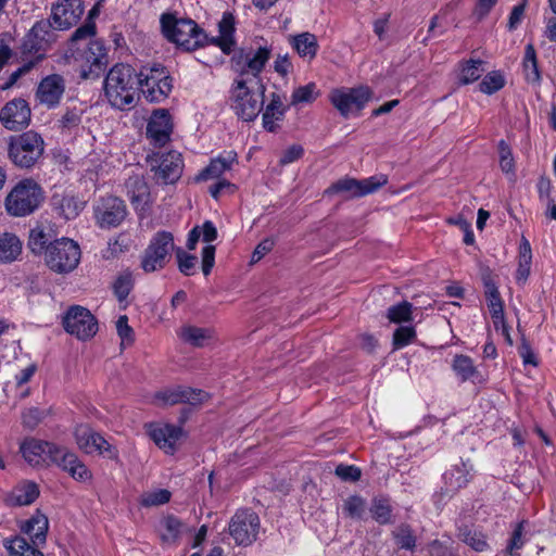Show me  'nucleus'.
<instances>
[{
  "mask_svg": "<svg viewBox=\"0 0 556 556\" xmlns=\"http://www.w3.org/2000/svg\"><path fill=\"white\" fill-rule=\"evenodd\" d=\"M138 75L136 70L124 63L115 64L104 79V93L113 108L129 110L138 98Z\"/></svg>",
  "mask_w": 556,
  "mask_h": 556,
  "instance_id": "1",
  "label": "nucleus"
},
{
  "mask_svg": "<svg viewBox=\"0 0 556 556\" xmlns=\"http://www.w3.org/2000/svg\"><path fill=\"white\" fill-rule=\"evenodd\" d=\"M48 529L47 516L37 511L21 527L22 532L29 536L31 543L16 535L5 539L3 545L12 556H43L39 548L46 544Z\"/></svg>",
  "mask_w": 556,
  "mask_h": 556,
  "instance_id": "2",
  "label": "nucleus"
},
{
  "mask_svg": "<svg viewBox=\"0 0 556 556\" xmlns=\"http://www.w3.org/2000/svg\"><path fill=\"white\" fill-rule=\"evenodd\" d=\"M264 93L262 79L237 78L231 88V108L243 121H254L263 109Z\"/></svg>",
  "mask_w": 556,
  "mask_h": 556,
  "instance_id": "3",
  "label": "nucleus"
},
{
  "mask_svg": "<svg viewBox=\"0 0 556 556\" xmlns=\"http://www.w3.org/2000/svg\"><path fill=\"white\" fill-rule=\"evenodd\" d=\"M45 199L42 187L31 178H24L7 194L4 207L10 216L25 217L36 212Z\"/></svg>",
  "mask_w": 556,
  "mask_h": 556,
  "instance_id": "4",
  "label": "nucleus"
},
{
  "mask_svg": "<svg viewBox=\"0 0 556 556\" xmlns=\"http://www.w3.org/2000/svg\"><path fill=\"white\" fill-rule=\"evenodd\" d=\"M164 37L186 50H194L205 39L203 30L190 18H178L172 13H163L160 18Z\"/></svg>",
  "mask_w": 556,
  "mask_h": 556,
  "instance_id": "5",
  "label": "nucleus"
},
{
  "mask_svg": "<svg viewBox=\"0 0 556 556\" xmlns=\"http://www.w3.org/2000/svg\"><path fill=\"white\" fill-rule=\"evenodd\" d=\"M45 151V141L35 131H26L9 139L8 155L18 168L29 169L35 166Z\"/></svg>",
  "mask_w": 556,
  "mask_h": 556,
  "instance_id": "6",
  "label": "nucleus"
},
{
  "mask_svg": "<svg viewBox=\"0 0 556 556\" xmlns=\"http://www.w3.org/2000/svg\"><path fill=\"white\" fill-rule=\"evenodd\" d=\"M138 75V88L149 102L160 103L168 98L173 89V79L166 68L154 63L143 66Z\"/></svg>",
  "mask_w": 556,
  "mask_h": 556,
  "instance_id": "7",
  "label": "nucleus"
},
{
  "mask_svg": "<svg viewBox=\"0 0 556 556\" xmlns=\"http://www.w3.org/2000/svg\"><path fill=\"white\" fill-rule=\"evenodd\" d=\"M56 30L50 18L37 21L23 38L22 54L33 56L31 61L36 64L42 61L58 39Z\"/></svg>",
  "mask_w": 556,
  "mask_h": 556,
  "instance_id": "8",
  "label": "nucleus"
},
{
  "mask_svg": "<svg viewBox=\"0 0 556 556\" xmlns=\"http://www.w3.org/2000/svg\"><path fill=\"white\" fill-rule=\"evenodd\" d=\"M80 254V248L74 240L61 238L49 243L45 260L54 273L67 274L77 267Z\"/></svg>",
  "mask_w": 556,
  "mask_h": 556,
  "instance_id": "9",
  "label": "nucleus"
},
{
  "mask_svg": "<svg viewBox=\"0 0 556 556\" xmlns=\"http://www.w3.org/2000/svg\"><path fill=\"white\" fill-rule=\"evenodd\" d=\"M174 236L166 230L153 235L141 257V268L146 273L163 269L170 261L172 252H176Z\"/></svg>",
  "mask_w": 556,
  "mask_h": 556,
  "instance_id": "10",
  "label": "nucleus"
},
{
  "mask_svg": "<svg viewBox=\"0 0 556 556\" xmlns=\"http://www.w3.org/2000/svg\"><path fill=\"white\" fill-rule=\"evenodd\" d=\"M388 177L383 174L375 175L365 179H356L351 177L341 178L331 184L325 194H345L346 198H362L374 193L381 187L387 185Z\"/></svg>",
  "mask_w": 556,
  "mask_h": 556,
  "instance_id": "11",
  "label": "nucleus"
},
{
  "mask_svg": "<svg viewBox=\"0 0 556 556\" xmlns=\"http://www.w3.org/2000/svg\"><path fill=\"white\" fill-rule=\"evenodd\" d=\"M260 517L252 509H239L229 521V534L237 545L250 546L258 535Z\"/></svg>",
  "mask_w": 556,
  "mask_h": 556,
  "instance_id": "12",
  "label": "nucleus"
},
{
  "mask_svg": "<svg viewBox=\"0 0 556 556\" xmlns=\"http://www.w3.org/2000/svg\"><path fill=\"white\" fill-rule=\"evenodd\" d=\"M157 181L165 185L177 182L184 170L182 155L177 151L153 153L147 159Z\"/></svg>",
  "mask_w": 556,
  "mask_h": 556,
  "instance_id": "13",
  "label": "nucleus"
},
{
  "mask_svg": "<svg viewBox=\"0 0 556 556\" xmlns=\"http://www.w3.org/2000/svg\"><path fill=\"white\" fill-rule=\"evenodd\" d=\"M62 325L65 331L79 340H88L98 331V321L89 309L74 305L65 313Z\"/></svg>",
  "mask_w": 556,
  "mask_h": 556,
  "instance_id": "14",
  "label": "nucleus"
},
{
  "mask_svg": "<svg viewBox=\"0 0 556 556\" xmlns=\"http://www.w3.org/2000/svg\"><path fill=\"white\" fill-rule=\"evenodd\" d=\"M78 447L86 454H99L118 460V451L88 425H78L74 430Z\"/></svg>",
  "mask_w": 556,
  "mask_h": 556,
  "instance_id": "15",
  "label": "nucleus"
},
{
  "mask_svg": "<svg viewBox=\"0 0 556 556\" xmlns=\"http://www.w3.org/2000/svg\"><path fill=\"white\" fill-rule=\"evenodd\" d=\"M372 91L367 86L337 89L331 92L330 101L343 117L359 112L370 100Z\"/></svg>",
  "mask_w": 556,
  "mask_h": 556,
  "instance_id": "16",
  "label": "nucleus"
},
{
  "mask_svg": "<svg viewBox=\"0 0 556 556\" xmlns=\"http://www.w3.org/2000/svg\"><path fill=\"white\" fill-rule=\"evenodd\" d=\"M93 212L100 228L117 227L127 215L125 202L115 195L100 198L93 205Z\"/></svg>",
  "mask_w": 556,
  "mask_h": 556,
  "instance_id": "17",
  "label": "nucleus"
},
{
  "mask_svg": "<svg viewBox=\"0 0 556 556\" xmlns=\"http://www.w3.org/2000/svg\"><path fill=\"white\" fill-rule=\"evenodd\" d=\"M174 124L166 109H156L152 112L147 124V138L155 148L164 147L173 134Z\"/></svg>",
  "mask_w": 556,
  "mask_h": 556,
  "instance_id": "18",
  "label": "nucleus"
},
{
  "mask_svg": "<svg viewBox=\"0 0 556 556\" xmlns=\"http://www.w3.org/2000/svg\"><path fill=\"white\" fill-rule=\"evenodd\" d=\"M85 11L83 0H59L51 10V22L58 30H66L78 23Z\"/></svg>",
  "mask_w": 556,
  "mask_h": 556,
  "instance_id": "19",
  "label": "nucleus"
},
{
  "mask_svg": "<svg viewBox=\"0 0 556 556\" xmlns=\"http://www.w3.org/2000/svg\"><path fill=\"white\" fill-rule=\"evenodd\" d=\"M0 122L9 130L26 128L30 122V108L27 101L17 98L7 102L0 111Z\"/></svg>",
  "mask_w": 556,
  "mask_h": 556,
  "instance_id": "20",
  "label": "nucleus"
},
{
  "mask_svg": "<svg viewBox=\"0 0 556 556\" xmlns=\"http://www.w3.org/2000/svg\"><path fill=\"white\" fill-rule=\"evenodd\" d=\"M53 450L54 454L51 462L66 471L74 480L85 482L92 478L91 471L74 452L59 445Z\"/></svg>",
  "mask_w": 556,
  "mask_h": 556,
  "instance_id": "21",
  "label": "nucleus"
},
{
  "mask_svg": "<svg viewBox=\"0 0 556 556\" xmlns=\"http://www.w3.org/2000/svg\"><path fill=\"white\" fill-rule=\"evenodd\" d=\"M65 91V80L59 74L42 78L36 90V99L48 109L58 106Z\"/></svg>",
  "mask_w": 556,
  "mask_h": 556,
  "instance_id": "22",
  "label": "nucleus"
},
{
  "mask_svg": "<svg viewBox=\"0 0 556 556\" xmlns=\"http://www.w3.org/2000/svg\"><path fill=\"white\" fill-rule=\"evenodd\" d=\"M76 55V60H81L89 64V72L86 73L84 71L83 73L85 78L98 77L108 65L106 48L103 41L99 39L90 40L88 47L81 52L79 49Z\"/></svg>",
  "mask_w": 556,
  "mask_h": 556,
  "instance_id": "23",
  "label": "nucleus"
},
{
  "mask_svg": "<svg viewBox=\"0 0 556 556\" xmlns=\"http://www.w3.org/2000/svg\"><path fill=\"white\" fill-rule=\"evenodd\" d=\"M206 396L207 394L202 390L182 387L166 389L155 394L156 400L167 405H175L178 403H188L191 405H197L199 403H202Z\"/></svg>",
  "mask_w": 556,
  "mask_h": 556,
  "instance_id": "24",
  "label": "nucleus"
},
{
  "mask_svg": "<svg viewBox=\"0 0 556 556\" xmlns=\"http://www.w3.org/2000/svg\"><path fill=\"white\" fill-rule=\"evenodd\" d=\"M125 188L132 206L138 211H146L150 203V188L144 178L132 175L126 180Z\"/></svg>",
  "mask_w": 556,
  "mask_h": 556,
  "instance_id": "25",
  "label": "nucleus"
},
{
  "mask_svg": "<svg viewBox=\"0 0 556 556\" xmlns=\"http://www.w3.org/2000/svg\"><path fill=\"white\" fill-rule=\"evenodd\" d=\"M149 434L160 448L167 454H173L176 450V443L182 434V429L167 424L151 428Z\"/></svg>",
  "mask_w": 556,
  "mask_h": 556,
  "instance_id": "26",
  "label": "nucleus"
},
{
  "mask_svg": "<svg viewBox=\"0 0 556 556\" xmlns=\"http://www.w3.org/2000/svg\"><path fill=\"white\" fill-rule=\"evenodd\" d=\"M56 444L36 439H27L21 444V453L25 460L29 464L37 465L45 460V456L50 460L54 454Z\"/></svg>",
  "mask_w": 556,
  "mask_h": 556,
  "instance_id": "27",
  "label": "nucleus"
},
{
  "mask_svg": "<svg viewBox=\"0 0 556 556\" xmlns=\"http://www.w3.org/2000/svg\"><path fill=\"white\" fill-rule=\"evenodd\" d=\"M237 161V153L235 151L224 152L217 157L213 159L210 164L203 168L195 177L197 181H205L208 179L219 178L226 170L231 168V165Z\"/></svg>",
  "mask_w": 556,
  "mask_h": 556,
  "instance_id": "28",
  "label": "nucleus"
},
{
  "mask_svg": "<svg viewBox=\"0 0 556 556\" xmlns=\"http://www.w3.org/2000/svg\"><path fill=\"white\" fill-rule=\"evenodd\" d=\"M39 486L34 481L25 480L16 484L7 501L12 506H27L39 496Z\"/></svg>",
  "mask_w": 556,
  "mask_h": 556,
  "instance_id": "29",
  "label": "nucleus"
},
{
  "mask_svg": "<svg viewBox=\"0 0 556 556\" xmlns=\"http://www.w3.org/2000/svg\"><path fill=\"white\" fill-rule=\"evenodd\" d=\"M457 538L476 552H484L489 548L485 534L473 525H460L457 528Z\"/></svg>",
  "mask_w": 556,
  "mask_h": 556,
  "instance_id": "30",
  "label": "nucleus"
},
{
  "mask_svg": "<svg viewBox=\"0 0 556 556\" xmlns=\"http://www.w3.org/2000/svg\"><path fill=\"white\" fill-rule=\"evenodd\" d=\"M235 16L230 12H224L218 23L219 36L215 39L216 45L224 53L229 54L235 46Z\"/></svg>",
  "mask_w": 556,
  "mask_h": 556,
  "instance_id": "31",
  "label": "nucleus"
},
{
  "mask_svg": "<svg viewBox=\"0 0 556 556\" xmlns=\"http://www.w3.org/2000/svg\"><path fill=\"white\" fill-rule=\"evenodd\" d=\"M22 253V241L11 232L0 235V264H11Z\"/></svg>",
  "mask_w": 556,
  "mask_h": 556,
  "instance_id": "32",
  "label": "nucleus"
},
{
  "mask_svg": "<svg viewBox=\"0 0 556 556\" xmlns=\"http://www.w3.org/2000/svg\"><path fill=\"white\" fill-rule=\"evenodd\" d=\"M291 45L301 58L312 60L318 51V41L314 34L302 33L291 37Z\"/></svg>",
  "mask_w": 556,
  "mask_h": 556,
  "instance_id": "33",
  "label": "nucleus"
},
{
  "mask_svg": "<svg viewBox=\"0 0 556 556\" xmlns=\"http://www.w3.org/2000/svg\"><path fill=\"white\" fill-rule=\"evenodd\" d=\"M231 64L233 71L238 73V78L262 79L245 49H241L232 56Z\"/></svg>",
  "mask_w": 556,
  "mask_h": 556,
  "instance_id": "34",
  "label": "nucleus"
},
{
  "mask_svg": "<svg viewBox=\"0 0 556 556\" xmlns=\"http://www.w3.org/2000/svg\"><path fill=\"white\" fill-rule=\"evenodd\" d=\"M531 263V245L527 239L522 238L519 247L518 267L516 270V281L518 285L523 286L527 282L530 276Z\"/></svg>",
  "mask_w": 556,
  "mask_h": 556,
  "instance_id": "35",
  "label": "nucleus"
},
{
  "mask_svg": "<svg viewBox=\"0 0 556 556\" xmlns=\"http://www.w3.org/2000/svg\"><path fill=\"white\" fill-rule=\"evenodd\" d=\"M285 114V109L282 106V102L280 97L277 93L271 94L270 102L266 106L263 113V126L268 131H276L277 125L275 121L282 119Z\"/></svg>",
  "mask_w": 556,
  "mask_h": 556,
  "instance_id": "36",
  "label": "nucleus"
},
{
  "mask_svg": "<svg viewBox=\"0 0 556 556\" xmlns=\"http://www.w3.org/2000/svg\"><path fill=\"white\" fill-rule=\"evenodd\" d=\"M52 230L50 227L38 225L29 231L28 248L35 254H41L47 251V247L52 239Z\"/></svg>",
  "mask_w": 556,
  "mask_h": 556,
  "instance_id": "37",
  "label": "nucleus"
},
{
  "mask_svg": "<svg viewBox=\"0 0 556 556\" xmlns=\"http://www.w3.org/2000/svg\"><path fill=\"white\" fill-rule=\"evenodd\" d=\"M180 337L185 342L195 348H203L213 338V330L210 328L185 326L181 328Z\"/></svg>",
  "mask_w": 556,
  "mask_h": 556,
  "instance_id": "38",
  "label": "nucleus"
},
{
  "mask_svg": "<svg viewBox=\"0 0 556 556\" xmlns=\"http://www.w3.org/2000/svg\"><path fill=\"white\" fill-rule=\"evenodd\" d=\"M369 511L375 521L379 525H389L394 522L393 509L388 497H375L371 502Z\"/></svg>",
  "mask_w": 556,
  "mask_h": 556,
  "instance_id": "39",
  "label": "nucleus"
},
{
  "mask_svg": "<svg viewBox=\"0 0 556 556\" xmlns=\"http://www.w3.org/2000/svg\"><path fill=\"white\" fill-rule=\"evenodd\" d=\"M391 535L397 548L410 552L416 548L417 538L408 523H401L395 527Z\"/></svg>",
  "mask_w": 556,
  "mask_h": 556,
  "instance_id": "40",
  "label": "nucleus"
},
{
  "mask_svg": "<svg viewBox=\"0 0 556 556\" xmlns=\"http://www.w3.org/2000/svg\"><path fill=\"white\" fill-rule=\"evenodd\" d=\"M471 470L470 464L460 462L459 465H455L451 471L446 472L444 478L452 489L457 490L467 485L472 477Z\"/></svg>",
  "mask_w": 556,
  "mask_h": 556,
  "instance_id": "41",
  "label": "nucleus"
},
{
  "mask_svg": "<svg viewBox=\"0 0 556 556\" xmlns=\"http://www.w3.org/2000/svg\"><path fill=\"white\" fill-rule=\"evenodd\" d=\"M96 28L93 21H86L72 34L67 50V53H70L72 58L77 59L76 52L79 50V42L93 37L96 35Z\"/></svg>",
  "mask_w": 556,
  "mask_h": 556,
  "instance_id": "42",
  "label": "nucleus"
},
{
  "mask_svg": "<svg viewBox=\"0 0 556 556\" xmlns=\"http://www.w3.org/2000/svg\"><path fill=\"white\" fill-rule=\"evenodd\" d=\"M481 60H468L462 64L460 73L458 75L459 84L469 85L478 80L484 72Z\"/></svg>",
  "mask_w": 556,
  "mask_h": 556,
  "instance_id": "43",
  "label": "nucleus"
},
{
  "mask_svg": "<svg viewBox=\"0 0 556 556\" xmlns=\"http://www.w3.org/2000/svg\"><path fill=\"white\" fill-rule=\"evenodd\" d=\"M366 500L359 495H351L343 501L342 511L351 519H362L366 513Z\"/></svg>",
  "mask_w": 556,
  "mask_h": 556,
  "instance_id": "44",
  "label": "nucleus"
},
{
  "mask_svg": "<svg viewBox=\"0 0 556 556\" xmlns=\"http://www.w3.org/2000/svg\"><path fill=\"white\" fill-rule=\"evenodd\" d=\"M162 539L165 542L174 543L185 529V525L177 517L169 515L162 519Z\"/></svg>",
  "mask_w": 556,
  "mask_h": 556,
  "instance_id": "45",
  "label": "nucleus"
},
{
  "mask_svg": "<svg viewBox=\"0 0 556 556\" xmlns=\"http://www.w3.org/2000/svg\"><path fill=\"white\" fill-rule=\"evenodd\" d=\"M452 367L462 381L473 379L475 376L478 375L472 359L467 355H456L453 359Z\"/></svg>",
  "mask_w": 556,
  "mask_h": 556,
  "instance_id": "46",
  "label": "nucleus"
},
{
  "mask_svg": "<svg viewBox=\"0 0 556 556\" xmlns=\"http://www.w3.org/2000/svg\"><path fill=\"white\" fill-rule=\"evenodd\" d=\"M387 318L394 324L409 323L413 320V304L403 301L392 305L387 311Z\"/></svg>",
  "mask_w": 556,
  "mask_h": 556,
  "instance_id": "47",
  "label": "nucleus"
},
{
  "mask_svg": "<svg viewBox=\"0 0 556 556\" xmlns=\"http://www.w3.org/2000/svg\"><path fill=\"white\" fill-rule=\"evenodd\" d=\"M523 70L526 79L529 83H539L540 81V72L538 68L536 53L534 47L532 45H528L525 50L523 58Z\"/></svg>",
  "mask_w": 556,
  "mask_h": 556,
  "instance_id": "48",
  "label": "nucleus"
},
{
  "mask_svg": "<svg viewBox=\"0 0 556 556\" xmlns=\"http://www.w3.org/2000/svg\"><path fill=\"white\" fill-rule=\"evenodd\" d=\"M84 111L78 108L67 109L65 113L58 121L59 128L62 132H73L78 129Z\"/></svg>",
  "mask_w": 556,
  "mask_h": 556,
  "instance_id": "49",
  "label": "nucleus"
},
{
  "mask_svg": "<svg viewBox=\"0 0 556 556\" xmlns=\"http://www.w3.org/2000/svg\"><path fill=\"white\" fill-rule=\"evenodd\" d=\"M505 86L504 76L497 72L493 71L488 73L481 83L479 84V90L485 94H493L496 91L501 90Z\"/></svg>",
  "mask_w": 556,
  "mask_h": 556,
  "instance_id": "50",
  "label": "nucleus"
},
{
  "mask_svg": "<svg viewBox=\"0 0 556 556\" xmlns=\"http://www.w3.org/2000/svg\"><path fill=\"white\" fill-rule=\"evenodd\" d=\"M134 288L132 275L129 271L121 274L113 283V292L119 302L127 299Z\"/></svg>",
  "mask_w": 556,
  "mask_h": 556,
  "instance_id": "51",
  "label": "nucleus"
},
{
  "mask_svg": "<svg viewBox=\"0 0 556 556\" xmlns=\"http://www.w3.org/2000/svg\"><path fill=\"white\" fill-rule=\"evenodd\" d=\"M416 339V330L412 325L400 326L393 332V350H400L410 344Z\"/></svg>",
  "mask_w": 556,
  "mask_h": 556,
  "instance_id": "52",
  "label": "nucleus"
},
{
  "mask_svg": "<svg viewBox=\"0 0 556 556\" xmlns=\"http://www.w3.org/2000/svg\"><path fill=\"white\" fill-rule=\"evenodd\" d=\"M170 500V492L166 489H159L146 492L140 497V504L143 507H153L166 504Z\"/></svg>",
  "mask_w": 556,
  "mask_h": 556,
  "instance_id": "53",
  "label": "nucleus"
},
{
  "mask_svg": "<svg viewBox=\"0 0 556 556\" xmlns=\"http://www.w3.org/2000/svg\"><path fill=\"white\" fill-rule=\"evenodd\" d=\"M318 96L316 91V85L314 83H309L305 86H301L292 92L291 96V104L296 105L299 103H311Z\"/></svg>",
  "mask_w": 556,
  "mask_h": 556,
  "instance_id": "54",
  "label": "nucleus"
},
{
  "mask_svg": "<svg viewBox=\"0 0 556 556\" xmlns=\"http://www.w3.org/2000/svg\"><path fill=\"white\" fill-rule=\"evenodd\" d=\"M176 258L178 264V269L186 276H191L194 274L195 265L198 263V258L195 255L189 254L184 251L181 248L176 249Z\"/></svg>",
  "mask_w": 556,
  "mask_h": 556,
  "instance_id": "55",
  "label": "nucleus"
},
{
  "mask_svg": "<svg viewBox=\"0 0 556 556\" xmlns=\"http://www.w3.org/2000/svg\"><path fill=\"white\" fill-rule=\"evenodd\" d=\"M498 154L501 169L506 174H514L515 161L513 157L511 149L504 140L498 142Z\"/></svg>",
  "mask_w": 556,
  "mask_h": 556,
  "instance_id": "56",
  "label": "nucleus"
},
{
  "mask_svg": "<svg viewBox=\"0 0 556 556\" xmlns=\"http://www.w3.org/2000/svg\"><path fill=\"white\" fill-rule=\"evenodd\" d=\"M482 282L488 305L492 304V302H502L501 294L491 273L485 271L482 274Z\"/></svg>",
  "mask_w": 556,
  "mask_h": 556,
  "instance_id": "57",
  "label": "nucleus"
},
{
  "mask_svg": "<svg viewBox=\"0 0 556 556\" xmlns=\"http://www.w3.org/2000/svg\"><path fill=\"white\" fill-rule=\"evenodd\" d=\"M247 51L252 59V63L256 66L258 74H261L271 55V49L264 46L258 47L256 50L249 49Z\"/></svg>",
  "mask_w": 556,
  "mask_h": 556,
  "instance_id": "58",
  "label": "nucleus"
},
{
  "mask_svg": "<svg viewBox=\"0 0 556 556\" xmlns=\"http://www.w3.org/2000/svg\"><path fill=\"white\" fill-rule=\"evenodd\" d=\"M45 416V412L37 407L27 408L22 414L23 426L33 430L43 420Z\"/></svg>",
  "mask_w": 556,
  "mask_h": 556,
  "instance_id": "59",
  "label": "nucleus"
},
{
  "mask_svg": "<svg viewBox=\"0 0 556 556\" xmlns=\"http://www.w3.org/2000/svg\"><path fill=\"white\" fill-rule=\"evenodd\" d=\"M334 473L343 481L355 482L361 479L362 471L354 465L340 464L337 466Z\"/></svg>",
  "mask_w": 556,
  "mask_h": 556,
  "instance_id": "60",
  "label": "nucleus"
},
{
  "mask_svg": "<svg viewBox=\"0 0 556 556\" xmlns=\"http://www.w3.org/2000/svg\"><path fill=\"white\" fill-rule=\"evenodd\" d=\"M60 207L66 219L75 218L81 211V203L73 197H64L61 200Z\"/></svg>",
  "mask_w": 556,
  "mask_h": 556,
  "instance_id": "61",
  "label": "nucleus"
},
{
  "mask_svg": "<svg viewBox=\"0 0 556 556\" xmlns=\"http://www.w3.org/2000/svg\"><path fill=\"white\" fill-rule=\"evenodd\" d=\"M303 154H304V149L302 146L292 144L291 147H289L288 149H286L283 151V153L281 154V157L279 160V164L282 166L291 164V163L298 161L299 159H301L303 156Z\"/></svg>",
  "mask_w": 556,
  "mask_h": 556,
  "instance_id": "62",
  "label": "nucleus"
},
{
  "mask_svg": "<svg viewBox=\"0 0 556 556\" xmlns=\"http://www.w3.org/2000/svg\"><path fill=\"white\" fill-rule=\"evenodd\" d=\"M525 523L526 521L519 522L513 532L507 545V552L509 555H514L515 551L520 549L523 546L525 541L522 540V532Z\"/></svg>",
  "mask_w": 556,
  "mask_h": 556,
  "instance_id": "63",
  "label": "nucleus"
},
{
  "mask_svg": "<svg viewBox=\"0 0 556 556\" xmlns=\"http://www.w3.org/2000/svg\"><path fill=\"white\" fill-rule=\"evenodd\" d=\"M116 331L123 341L132 342L134 331L128 325V317L126 315L119 316L116 321Z\"/></svg>",
  "mask_w": 556,
  "mask_h": 556,
  "instance_id": "64",
  "label": "nucleus"
}]
</instances>
